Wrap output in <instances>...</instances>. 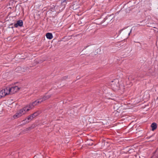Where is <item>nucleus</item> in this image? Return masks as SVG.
<instances>
[{
	"label": "nucleus",
	"instance_id": "39448f33",
	"mask_svg": "<svg viewBox=\"0 0 158 158\" xmlns=\"http://www.w3.org/2000/svg\"><path fill=\"white\" fill-rule=\"evenodd\" d=\"M40 113L41 112L40 111H37L32 114L29 116L27 118L25 119V120H23V121H26V123H28L31 121L34 118L38 116Z\"/></svg>",
	"mask_w": 158,
	"mask_h": 158
},
{
	"label": "nucleus",
	"instance_id": "20e7f679",
	"mask_svg": "<svg viewBox=\"0 0 158 158\" xmlns=\"http://www.w3.org/2000/svg\"><path fill=\"white\" fill-rule=\"evenodd\" d=\"M20 109L19 111L18 112L13 116V118L14 119H17L19 117H20L23 115L25 114L26 112L28 111L30 109Z\"/></svg>",
	"mask_w": 158,
	"mask_h": 158
},
{
	"label": "nucleus",
	"instance_id": "f8f14e48",
	"mask_svg": "<svg viewBox=\"0 0 158 158\" xmlns=\"http://www.w3.org/2000/svg\"><path fill=\"white\" fill-rule=\"evenodd\" d=\"M3 113V109H0V115L2 114Z\"/></svg>",
	"mask_w": 158,
	"mask_h": 158
},
{
	"label": "nucleus",
	"instance_id": "9b49d317",
	"mask_svg": "<svg viewBox=\"0 0 158 158\" xmlns=\"http://www.w3.org/2000/svg\"><path fill=\"white\" fill-rule=\"evenodd\" d=\"M34 158H43V157L41 156H35Z\"/></svg>",
	"mask_w": 158,
	"mask_h": 158
},
{
	"label": "nucleus",
	"instance_id": "9d476101",
	"mask_svg": "<svg viewBox=\"0 0 158 158\" xmlns=\"http://www.w3.org/2000/svg\"><path fill=\"white\" fill-rule=\"evenodd\" d=\"M22 70V69L20 67H17L15 69L16 72L21 73H22V72L23 71Z\"/></svg>",
	"mask_w": 158,
	"mask_h": 158
},
{
	"label": "nucleus",
	"instance_id": "f257e3e1",
	"mask_svg": "<svg viewBox=\"0 0 158 158\" xmlns=\"http://www.w3.org/2000/svg\"><path fill=\"white\" fill-rule=\"evenodd\" d=\"M19 89V88L17 86L11 87H7L0 91V98L7 95L13 94L16 93Z\"/></svg>",
	"mask_w": 158,
	"mask_h": 158
},
{
	"label": "nucleus",
	"instance_id": "ddd939ff",
	"mask_svg": "<svg viewBox=\"0 0 158 158\" xmlns=\"http://www.w3.org/2000/svg\"><path fill=\"white\" fill-rule=\"evenodd\" d=\"M131 31H132V29H131L130 31V32L129 33H128V35H130V34L131 33Z\"/></svg>",
	"mask_w": 158,
	"mask_h": 158
},
{
	"label": "nucleus",
	"instance_id": "423d86ee",
	"mask_svg": "<svg viewBox=\"0 0 158 158\" xmlns=\"http://www.w3.org/2000/svg\"><path fill=\"white\" fill-rule=\"evenodd\" d=\"M23 23L22 20H20L17 21V23L14 25L15 27H17L19 26L21 27L23 26Z\"/></svg>",
	"mask_w": 158,
	"mask_h": 158
},
{
	"label": "nucleus",
	"instance_id": "4468645a",
	"mask_svg": "<svg viewBox=\"0 0 158 158\" xmlns=\"http://www.w3.org/2000/svg\"><path fill=\"white\" fill-rule=\"evenodd\" d=\"M104 20H105L104 19V22H103V23H104V22H105Z\"/></svg>",
	"mask_w": 158,
	"mask_h": 158
},
{
	"label": "nucleus",
	"instance_id": "6e6552de",
	"mask_svg": "<svg viewBox=\"0 0 158 158\" xmlns=\"http://www.w3.org/2000/svg\"><path fill=\"white\" fill-rule=\"evenodd\" d=\"M151 127L152 128V130L154 131L157 128V124L155 123H153L151 124Z\"/></svg>",
	"mask_w": 158,
	"mask_h": 158
},
{
	"label": "nucleus",
	"instance_id": "7ed1b4c3",
	"mask_svg": "<svg viewBox=\"0 0 158 158\" xmlns=\"http://www.w3.org/2000/svg\"><path fill=\"white\" fill-rule=\"evenodd\" d=\"M118 83L119 80L117 79H115L111 82L110 85L113 90L115 91L119 89L120 86Z\"/></svg>",
	"mask_w": 158,
	"mask_h": 158
},
{
	"label": "nucleus",
	"instance_id": "1a4fd4ad",
	"mask_svg": "<svg viewBox=\"0 0 158 158\" xmlns=\"http://www.w3.org/2000/svg\"><path fill=\"white\" fill-rule=\"evenodd\" d=\"M104 22H105L106 24H107L109 23V21L110 20H111L112 19L110 18V16H109L106 17L104 19Z\"/></svg>",
	"mask_w": 158,
	"mask_h": 158
},
{
	"label": "nucleus",
	"instance_id": "f03ea898",
	"mask_svg": "<svg viewBox=\"0 0 158 158\" xmlns=\"http://www.w3.org/2000/svg\"><path fill=\"white\" fill-rule=\"evenodd\" d=\"M50 95L44 96L41 98H40L35 101L30 103L26 105L25 107V109H32L35 107V106L38 105L39 103L42 102L48 99L51 97Z\"/></svg>",
	"mask_w": 158,
	"mask_h": 158
},
{
	"label": "nucleus",
	"instance_id": "0eeeda50",
	"mask_svg": "<svg viewBox=\"0 0 158 158\" xmlns=\"http://www.w3.org/2000/svg\"><path fill=\"white\" fill-rule=\"evenodd\" d=\"M46 36L47 39L51 40L52 39L53 36L52 34L50 33H48L46 34Z\"/></svg>",
	"mask_w": 158,
	"mask_h": 158
}]
</instances>
